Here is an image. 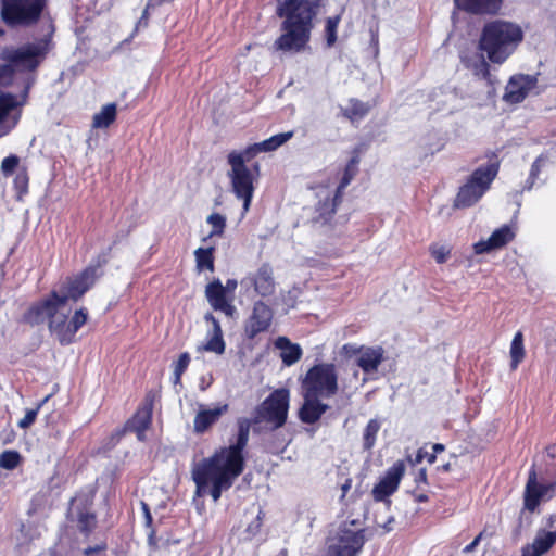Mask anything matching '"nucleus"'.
<instances>
[{
    "instance_id": "obj_36",
    "label": "nucleus",
    "mask_w": 556,
    "mask_h": 556,
    "mask_svg": "<svg viewBox=\"0 0 556 556\" xmlns=\"http://www.w3.org/2000/svg\"><path fill=\"white\" fill-rule=\"evenodd\" d=\"M379 430H380V422L377 419H370L367 422V425L364 429V433H363L364 450L370 451L374 447Z\"/></svg>"
},
{
    "instance_id": "obj_5",
    "label": "nucleus",
    "mask_w": 556,
    "mask_h": 556,
    "mask_svg": "<svg viewBox=\"0 0 556 556\" xmlns=\"http://www.w3.org/2000/svg\"><path fill=\"white\" fill-rule=\"evenodd\" d=\"M261 152H263L261 146L256 142L249 144L240 152L231 151L227 155V163L230 166L228 177L231 190L236 198L242 201V215H245L250 210L255 182L261 176V166L257 162L252 164L251 167L247 163L251 162Z\"/></svg>"
},
{
    "instance_id": "obj_39",
    "label": "nucleus",
    "mask_w": 556,
    "mask_h": 556,
    "mask_svg": "<svg viewBox=\"0 0 556 556\" xmlns=\"http://www.w3.org/2000/svg\"><path fill=\"white\" fill-rule=\"evenodd\" d=\"M206 222L212 226V231L210 232V238L215 236H223L226 228V218L219 213L211 214Z\"/></svg>"
},
{
    "instance_id": "obj_45",
    "label": "nucleus",
    "mask_w": 556,
    "mask_h": 556,
    "mask_svg": "<svg viewBox=\"0 0 556 556\" xmlns=\"http://www.w3.org/2000/svg\"><path fill=\"white\" fill-rule=\"evenodd\" d=\"M176 0H148L146 7L143 9L141 17L148 18L150 11L155 10L156 8H160L161 5H163L165 3H173Z\"/></svg>"
},
{
    "instance_id": "obj_25",
    "label": "nucleus",
    "mask_w": 556,
    "mask_h": 556,
    "mask_svg": "<svg viewBox=\"0 0 556 556\" xmlns=\"http://www.w3.org/2000/svg\"><path fill=\"white\" fill-rule=\"evenodd\" d=\"M229 409L227 403L214 408L200 409L193 419V431L198 434L205 433Z\"/></svg>"
},
{
    "instance_id": "obj_48",
    "label": "nucleus",
    "mask_w": 556,
    "mask_h": 556,
    "mask_svg": "<svg viewBox=\"0 0 556 556\" xmlns=\"http://www.w3.org/2000/svg\"><path fill=\"white\" fill-rule=\"evenodd\" d=\"M331 202H332V198L326 199L324 202H321L319 204V207H318L319 218L323 219L325 223L329 222L334 215V214H331L328 216V212H329L330 207L327 206L326 203H331Z\"/></svg>"
},
{
    "instance_id": "obj_13",
    "label": "nucleus",
    "mask_w": 556,
    "mask_h": 556,
    "mask_svg": "<svg viewBox=\"0 0 556 556\" xmlns=\"http://www.w3.org/2000/svg\"><path fill=\"white\" fill-rule=\"evenodd\" d=\"M154 400V393L148 392L135 414L125 422L126 429L134 432L138 441L143 442L146 440V432L152 425Z\"/></svg>"
},
{
    "instance_id": "obj_32",
    "label": "nucleus",
    "mask_w": 556,
    "mask_h": 556,
    "mask_svg": "<svg viewBox=\"0 0 556 556\" xmlns=\"http://www.w3.org/2000/svg\"><path fill=\"white\" fill-rule=\"evenodd\" d=\"M293 136H294V131L290 130L287 132H280V134L274 135V136L269 137L268 139H265L258 143H260L263 152H271V151L277 150L282 144H285L287 141H289L291 138H293Z\"/></svg>"
},
{
    "instance_id": "obj_33",
    "label": "nucleus",
    "mask_w": 556,
    "mask_h": 556,
    "mask_svg": "<svg viewBox=\"0 0 556 556\" xmlns=\"http://www.w3.org/2000/svg\"><path fill=\"white\" fill-rule=\"evenodd\" d=\"M24 458L16 450H4L0 454V468L5 470H14L22 465Z\"/></svg>"
},
{
    "instance_id": "obj_26",
    "label": "nucleus",
    "mask_w": 556,
    "mask_h": 556,
    "mask_svg": "<svg viewBox=\"0 0 556 556\" xmlns=\"http://www.w3.org/2000/svg\"><path fill=\"white\" fill-rule=\"evenodd\" d=\"M384 361V350L381 346H363L356 361L357 366L366 374L377 371Z\"/></svg>"
},
{
    "instance_id": "obj_49",
    "label": "nucleus",
    "mask_w": 556,
    "mask_h": 556,
    "mask_svg": "<svg viewBox=\"0 0 556 556\" xmlns=\"http://www.w3.org/2000/svg\"><path fill=\"white\" fill-rule=\"evenodd\" d=\"M414 481H415V484H416L417 489H420V486L428 485L429 483H428V477H427V469L426 468H420L416 472Z\"/></svg>"
},
{
    "instance_id": "obj_54",
    "label": "nucleus",
    "mask_w": 556,
    "mask_h": 556,
    "mask_svg": "<svg viewBox=\"0 0 556 556\" xmlns=\"http://www.w3.org/2000/svg\"><path fill=\"white\" fill-rule=\"evenodd\" d=\"M483 536V532H480L471 543H469L468 545H466L463 549L464 553L468 554L470 552H472L477 546L478 544L480 543L481 539Z\"/></svg>"
},
{
    "instance_id": "obj_59",
    "label": "nucleus",
    "mask_w": 556,
    "mask_h": 556,
    "mask_svg": "<svg viewBox=\"0 0 556 556\" xmlns=\"http://www.w3.org/2000/svg\"><path fill=\"white\" fill-rule=\"evenodd\" d=\"M352 486V479H346L345 482L341 485V490H342V497H345V495L348 494V492L350 491Z\"/></svg>"
},
{
    "instance_id": "obj_17",
    "label": "nucleus",
    "mask_w": 556,
    "mask_h": 556,
    "mask_svg": "<svg viewBox=\"0 0 556 556\" xmlns=\"http://www.w3.org/2000/svg\"><path fill=\"white\" fill-rule=\"evenodd\" d=\"M538 85V78L529 74L513 75L505 88L503 100L510 104L522 102Z\"/></svg>"
},
{
    "instance_id": "obj_44",
    "label": "nucleus",
    "mask_w": 556,
    "mask_h": 556,
    "mask_svg": "<svg viewBox=\"0 0 556 556\" xmlns=\"http://www.w3.org/2000/svg\"><path fill=\"white\" fill-rule=\"evenodd\" d=\"M364 345H356L353 343H345L342 345L340 352L346 358H352L356 355L359 356Z\"/></svg>"
},
{
    "instance_id": "obj_42",
    "label": "nucleus",
    "mask_w": 556,
    "mask_h": 556,
    "mask_svg": "<svg viewBox=\"0 0 556 556\" xmlns=\"http://www.w3.org/2000/svg\"><path fill=\"white\" fill-rule=\"evenodd\" d=\"M204 321L212 325V329L208 330V332H207L208 336H216V337L224 338V333H223V329L219 324V320L213 315V313L207 312L204 315Z\"/></svg>"
},
{
    "instance_id": "obj_11",
    "label": "nucleus",
    "mask_w": 556,
    "mask_h": 556,
    "mask_svg": "<svg viewBox=\"0 0 556 556\" xmlns=\"http://www.w3.org/2000/svg\"><path fill=\"white\" fill-rule=\"evenodd\" d=\"M556 495V482L539 483L535 469L532 467L523 492V508L530 513L538 509L541 501L552 500Z\"/></svg>"
},
{
    "instance_id": "obj_21",
    "label": "nucleus",
    "mask_w": 556,
    "mask_h": 556,
    "mask_svg": "<svg viewBox=\"0 0 556 556\" xmlns=\"http://www.w3.org/2000/svg\"><path fill=\"white\" fill-rule=\"evenodd\" d=\"M358 164H359V155L358 153H355L350 161L348 162L343 176L336 189L334 195L332 197L331 203H326L327 206L330 207L328 212V216L331 214H336L338 206L341 204L344 190L350 185L352 179L356 176L358 173Z\"/></svg>"
},
{
    "instance_id": "obj_7",
    "label": "nucleus",
    "mask_w": 556,
    "mask_h": 556,
    "mask_svg": "<svg viewBox=\"0 0 556 556\" xmlns=\"http://www.w3.org/2000/svg\"><path fill=\"white\" fill-rule=\"evenodd\" d=\"M48 0H0V18L10 29L36 27L48 11Z\"/></svg>"
},
{
    "instance_id": "obj_60",
    "label": "nucleus",
    "mask_w": 556,
    "mask_h": 556,
    "mask_svg": "<svg viewBox=\"0 0 556 556\" xmlns=\"http://www.w3.org/2000/svg\"><path fill=\"white\" fill-rule=\"evenodd\" d=\"M444 450H445V446L443 444H441V443H435V444L432 445V451H433L432 453L435 454V455L438 453L443 452Z\"/></svg>"
},
{
    "instance_id": "obj_47",
    "label": "nucleus",
    "mask_w": 556,
    "mask_h": 556,
    "mask_svg": "<svg viewBox=\"0 0 556 556\" xmlns=\"http://www.w3.org/2000/svg\"><path fill=\"white\" fill-rule=\"evenodd\" d=\"M14 185L21 193L27 192V188H28L27 174H18L14 179Z\"/></svg>"
},
{
    "instance_id": "obj_53",
    "label": "nucleus",
    "mask_w": 556,
    "mask_h": 556,
    "mask_svg": "<svg viewBox=\"0 0 556 556\" xmlns=\"http://www.w3.org/2000/svg\"><path fill=\"white\" fill-rule=\"evenodd\" d=\"M126 432H129V429H126V424L124 425V427L122 429H116L112 434H111V441L116 444L118 443L122 438L125 435Z\"/></svg>"
},
{
    "instance_id": "obj_16",
    "label": "nucleus",
    "mask_w": 556,
    "mask_h": 556,
    "mask_svg": "<svg viewBox=\"0 0 556 556\" xmlns=\"http://www.w3.org/2000/svg\"><path fill=\"white\" fill-rule=\"evenodd\" d=\"M75 506L77 528L81 534L89 536L97 528V514L93 511V500L88 495H77L72 498Z\"/></svg>"
},
{
    "instance_id": "obj_56",
    "label": "nucleus",
    "mask_w": 556,
    "mask_h": 556,
    "mask_svg": "<svg viewBox=\"0 0 556 556\" xmlns=\"http://www.w3.org/2000/svg\"><path fill=\"white\" fill-rule=\"evenodd\" d=\"M148 543L151 547L157 548L156 531L153 528L148 535Z\"/></svg>"
},
{
    "instance_id": "obj_27",
    "label": "nucleus",
    "mask_w": 556,
    "mask_h": 556,
    "mask_svg": "<svg viewBox=\"0 0 556 556\" xmlns=\"http://www.w3.org/2000/svg\"><path fill=\"white\" fill-rule=\"evenodd\" d=\"M275 346L281 351L280 357L285 366L294 365L303 355L302 348L298 343H292L287 337H278Z\"/></svg>"
},
{
    "instance_id": "obj_24",
    "label": "nucleus",
    "mask_w": 556,
    "mask_h": 556,
    "mask_svg": "<svg viewBox=\"0 0 556 556\" xmlns=\"http://www.w3.org/2000/svg\"><path fill=\"white\" fill-rule=\"evenodd\" d=\"M503 0H454L457 9L477 15H495Z\"/></svg>"
},
{
    "instance_id": "obj_22",
    "label": "nucleus",
    "mask_w": 556,
    "mask_h": 556,
    "mask_svg": "<svg viewBox=\"0 0 556 556\" xmlns=\"http://www.w3.org/2000/svg\"><path fill=\"white\" fill-rule=\"evenodd\" d=\"M303 404L299 410V418L304 424H315L329 409V406L320 402V396H309L302 392Z\"/></svg>"
},
{
    "instance_id": "obj_14",
    "label": "nucleus",
    "mask_w": 556,
    "mask_h": 556,
    "mask_svg": "<svg viewBox=\"0 0 556 556\" xmlns=\"http://www.w3.org/2000/svg\"><path fill=\"white\" fill-rule=\"evenodd\" d=\"M205 298L210 306L216 311L223 313L226 317L235 318L237 315V308L233 304L235 295H230L222 283L220 279L214 278L205 286L204 290Z\"/></svg>"
},
{
    "instance_id": "obj_1",
    "label": "nucleus",
    "mask_w": 556,
    "mask_h": 556,
    "mask_svg": "<svg viewBox=\"0 0 556 556\" xmlns=\"http://www.w3.org/2000/svg\"><path fill=\"white\" fill-rule=\"evenodd\" d=\"M290 392L286 388L274 390L253 413L252 419L238 420L235 442L223 446L203 458L192 469V480L197 494H210L217 502L224 491H228L245 468L244 450L248 446L252 425L266 424L271 430L283 427L288 419Z\"/></svg>"
},
{
    "instance_id": "obj_64",
    "label": "nucleus",
    "mask_w": 556,
    "mask_h": 556,
    "mask_svg": "<svg viewBox=\"0 0 556 556\" xmlns=\"http://www.w3.org/2000/svg\"><path fill=\"white\" fill-rule=\"evenodd\" d=\"M4 35V30L0 28V37Z\"/></svg>"
},
{
    "instance_id": "obj_35",
    "label": "nucleus",
    "mask_w": 556,
    "mask_h": 556,
    "mask_svg": "<svg viewBox=\"0 0 556 556\" xmlns=\"http://www.w3.org/2000/svg\"><path fill=\"white\" fill-rule=\"evenodd\" d=\"M191 362V356L188 352H182L178 359L173 363V384H181V377L188 369Z\"/></svg>"
},
{
    "instance_id": "obj_2",
    "label": "nucleus",
    "mask_w": 556,
    "mask_h": 556,
    "mask_svg": "<svg viewBox=\"0 0 556 556\" xmlns=\"http://www.w3.org/2000/svg\"><path fill=\"white\" fill-rule=\"evenodd\" d=\"M101 265V263L96 266L89 265L76 276L68 277L63 287V293L52 290L46 296L31 303L23 313L20 323L30 327L47 324L50 333L62 346L76 342L78 330L88 321V309L80 307L70 318L68 313L62 312V308L70 300L78 301L92 288Z\"/></svg>"
},
{
    "instance_id": "obj_50",
    "label": "nucleus",
    "mask_w": 556,
    "mask_h": 556,
    "mask_svg": "<svg viewBox=\"0 0 556 556\" xmlns=\"http://www.w3.org/2000/svg\"><path fill=\"white\" fill-rule=\"evenodd\" d=\"M412 495L416 503H427L429 501L428 493L424 486H420V489L415 488L412 491Z\"/></svg>"
},
{
    "instance_id": "obj_3",
    "label": "nucleus",
    "mask_w": 556,
    "mask_h": 556,
    "mask_svg": "<svg viewBox=\"0 0 556 556\" xmlns=\"http://www.w3.org/2000/svg\"><path fill=\"white\" fill-rule=\"evenodd\" d=\"M325 0H276L281 34L274 41L277 51L299 53L306 49L314 20Z\"/></svg>"
},
{
    "instance_id": "obj_6",
    "label": "nucleus",
    "mask_w": 556,
    "mask_h": 556,
    "mask_svg": "<svg viewBox=\"0 0 556 556\" xmlns=\"http://www.w3.org/2000/svg\"><path fill=\"white\" fill-rule=\"evenodd\" d=\"M522 39L523 33L518 25L496 20L483 26L479 39V49L486 54L490 62L502 64Z\"/></svg>"
},
{
    "instance_id": "obj_29",
    "label": "nucleus",
    "mask_w": 556,
    "mask_h": 556,
    "mask_svg": "<svg viewBox=\"0 0 556 556\" xmlns=\"http://www.w3.org/2000/svg\"><path fill=\"white\" fill-rule=\"evenodd\" d=\"M215 248H198L194 251L195 268L199 273L208 270L210 273L215 271Z\"/></svg>"
},
{
    "instance_id": "obj_20",
    "label": "nucleus",
    "mask_w": 556,
    "mask_h": 556,
    "mask_svg": "<svg viewBox=\"0 0 556 556\" xmlns=\"http://www.w3.org/2000/svg\"><path fill=\"white\" fill-rule=\"evenodd\" d=\"M542 555L549 552L556 544V513L548 515L539 528L531 543Z\"/></svg>"
},
{
    "instance_id": "obj_23",
    "label": "nucleus",
    "mask_w": 556,
    "mask_h": 556,
    "mask_svg": "<svg viewBox=\"0 0 556 556\" xmlns=\"http://www.w3.org/2000/svg\"><path fill=\"white\" fill-rule=\"evenodd\" d=\"M460 61L466 68L472 71V74L476 77L485 80L491 86L494 84L490 64L485 60L483 53L468 54L463 52L460 54Z\"/></svg>"
},
{
    "instance_id": "obj_31",
    "label": "nucleus",
    "mask_w": 556,
    "mask_h": 556,
    "mask_svg": "<svg viewBox=\"0 0 556 556\" xmlns=\"http://www.w3.org/2000/svg\"><path fill=\"white\" fill-rule=\"evenodd\" d=\"M525 356L523 334L521 331H517L510 344V368L513 370L517 369Z\"/></svg>"
},
{
    "instance_id": "obj_9",
    "label": "nucleus",
    "mask_w": 556,
    "mask_h": 556,
    "mask_svg": "<svg viewBox=\"0 0 556 556\" xmlns=\"http://www.w3.org/2000/svg\"><path fill=\"white\" fill-rule=\"evenodd\" d=\"M500 169L498 162L489 163L476 168L467 181L459 187L454 200V206L466 208L475 205L490 189Z\"/></svg>"
},
{
    "instance_id": "obj_37",
    "label": "nucleus",
    "mask_w": 556,
    "mask_h": 556,
    "mask_svg": "<svg viewBox=\"0 0 556 556\" xmlns=\"http://www.w3.org/2000/svg\"><path fill=\"white\" fill-rule=\"evenodd\" d=\"M264 518L265 511L260 507L255 518L244 529V540L251 541L261 533Z\"/></svg>"
},
{
    "instance_id": "obj_30",
    "label": "nucleus",
    "mask_w": 556,
    "mask_h": 556,
    "mask_svg": "<svg viewBox=\"0 0 556 556\" xmlns=\"http://www.w3.org/2000/svg\"><path fill=\"white\" fill-rule=\"evenodd\" d=\"M117 106L115 103H108L102 106L101 111L93 115L92 127L93 128H108L116 119Z\"/></svg>"
},
{
    "instance_id": "obj_43",
    "label": "nucleus",
    "mask_w": 556,
    "mask_h": 556,
    "mask_svg": "<svg viewBox=\"0 0 556 556\" xmlns=\"http://www.w3.org/2000/svg\"><path fill=\"white\" fill-rule=\"evenodd\" d=\"M41 405L42 403L38 404L34 409H28L25 416L18 421V427L22 429L29 428L35 422Z\"/></svg>"
},
{
    "instance_id": "obj_57",
    "label": "nucleus",
    "mask_w": 556,
    "mask_h": 556,
    "mask_svg": "<svg viewBox=\"0 0 556 556\" xmlns=\"http://www.w3.org/2000/svg\"><path fill=\"white\" fill-rule=\"evenodd\" d=\"M142 508L144 511L146 523L148 527H151L153 519H152V515L150 513L149 506L146 503H142Z\"/></svg>"
},
{
    "instance_id": "obj_19",
    "label": "nucleus",
    "mask_w": 556,
    "mask_h": 556,
    "mask_svg": "<svg viewBox=\"0 0 556 556\" xmlns=\"http://www.w3.org/2000/svg\"><path fill=\"white\" fill-rule=\"evenodd\" d=\"M254 291L262 298H268L276 292L274 270L269 263H263L250 277Z\"/></svg>"
},
{
    "instance_id": "obj_61",
    "label": "nucleus",
    "mask_w": 556,
    "mask_h": 556,
    "mask_svg": "<svg viewBox=\"0 0 556 556\" xmlns=\"http://www.w3.org/2000/svg\"><path fill=\"white\" fill-rule=\"evenodd\" d=\"M425 458L428 460L429 464H433L437 460V455L433 453H428V455H426Z\"/></svg>"
},
{
    "instance_id": "obj_28",
    "label": "nucleus",
    "mask_w": 556,
    "mask_h": 556,
    "mask_svg": "<svg viewBox=\"0 0 556 556\" xmlns=\"http://www.w3.org/2000/svg\"><path fill=\"white\" fill-rule=\"evenodd\" d=\"M370 105L356 98L349 100V105L341 109V115L349 119L352 124L358 123L365 118L370 112Z\"/></svg>"
},
{
    "instance_id": "obj_46",
    "label": "nucleus",
    "mask_w": 556,
    "mask_h": 556,
    "mask_svg": "<svg viewBox=\"0 0 556 556\" xmlns=\"http://www.w3.org/2000/svg\"><path fill=\"white\" fill-rule=\"evenodd\" d=\"M543 161H544L543 157L539 156L532 163L530 173H529V180H531V184H535V180L538 179V177L541 173Z\"/></svg>"
},
{
    "instance_id": "obj_38",
    "label": "nucleus",
    "mask_w": 556,
    "mask_h": 556,
    "mask_svg": "<svg viewBox=\"0 0 556 556\" xmlns=\"http://www.w3.org/2000/svg\"><path fill=\"white\" fill-rule=\"evenodd\" d=\"M225 349L226 343L224 338L208 334L205 343L202 346L198 348L199 351L212 352L218 355L224 354Z\"/></svg>"
},
{
    "instance_id": "obj_15",
    "label": "nucleus",
    "mask_w": 556,
    "mask_h": 556,
    "mask_svg": "<svg viewBox=\"0 0 556 556\" xmlns=\"http://www.w3.org/2000/svg\"><path fill=\"white\" fill-rule=\"evenodd\" d=\"M405 473V464L403 460L395 462L384 473V476L375 484L371 494L376 502L387 501L399 489L400 482Z\"/></svg>"
},
{
    "instance_id": "obj_58",
    "label": "nucleus",
    "mask_w": 556,
    "mask_h": 556,
    "mask_svg": "<svg viewBox=\"0 0 556 556\" xmlns=\"http://www.w3.org/2000/svg\"><path fill=\"white\" fill-rule=\"evenodd\" d=\"M426 455H428V452L424 451L422 448L418 450L414 460L410 459L412 464H418L422 459H425Z\"/></svg>"
},
{
    "instance_id": "obj_62",
    "label": "nucleus",
    "mask_w": 556,
    "mask_h": 556,
    "mask_svg": "<svg viewBox=\"0 0 556 556\" xmlns=\"http://www.w3.org/2000/svg\"><path fill=\"white\" fill-rule=\"evenodd\" d=\"M534 184H531V180H529V177L526 180L525 189L530 190L533 187Z\"/></svg>"
},
{
    "instance_id": "obj_8",
    "label": "nucleus",
    "mask_w": 556,
    "mask_h": 556,
    "mask_svg": "<svg viewBox=\"0 0 556 556\" xmlns=\"http://www.w3.org/2000/svg\"><path fill=\"white\" fill-rule=\"evenodd\" d=\"M366 541V529L359 527L358 520L342 522L327 538L324 556H358Z\"/></svg>"
},
{
    "instance_id": "obj_12",
    "label": "nucleus",
    "mask_w": 556,
    "mask_h": 556,
    "mask_svg": "<svg viewBox=\"0 0 556 556\" xmlns=\"http://www.w3.org/2000/svg\"><path fill=\"white\" fill-rule=\"evenodd\" d=\"M274 311L265 302L253 303L251 314L243 324V333L248 340L255 339L260 333L267 332L273 324Z\"/></svg>"
},
{
    "instance_id": "obj_10",
    "label": "nucleus",
    "mask_w": 556,
    "mask_h": 556,
    "mask_svg": "<svg viewBox=\"0 0 556 556\" xmlns=\"http://www.w3.org/2000/svg\"><path fill=\"white\" fill-rule=\"evenodd\" d=\"M302 392L309 396L328 399L339 390L338 371L333 363H319L312 366L301 382Z\"/></svg>"
},
{
    "instance_id": "obj_63",
    "label": "nucleus",
    "mask_w": 556,
    "mask_h": 556,
    "mask_svg": "<svg viewBox=\"0 0 556 556\" xmlns=\"http://www.w3.org/2000/svg\"><path fill=\"white\" fill-rule=\"evenodd\" d=\"M4 35V30L0 28V37Z\"/></svg>"
},
{
    "instance_id": "obj_34",
    "label": "nucleus",
    "mask_w": 556,
    "mask_h": 556,
    "mask_svg": "<svg viewBox=\"0 0 556 556\" xmlns=\"http://www.w3.org/2000/svg\"><path fill=\"white\" fill-rule=\"evenodd\" d=\"M341 22V14H337L334 16H329L325 22V39L328 48H331L336 45L338 36V27Z\"/></svg>"
},
{
    "instance_id": "obj_51",
    "label": "nucleus",
    "mask_w": 556,
    "mask_h": 556,
    "mask_svg": "<svg viewBox=\"0 0 556 556\" xmlns=\"http://www.w3.org/2000/svg\"><path fill=\"white\" fill-rule=\"evenodd\" d=\"M106 549V544L105 543H102V544H99V545H96V546H88L84 549V555L85 556H93L100 552H103Z\"/></svg>"
},
{
    "instance_id": "obj_18",
    "label": "nucleus",
    "mask_w": 556,
    "mask_h": 556,
    "mask_svg": "<svg viewBox=\"0 0 556 556\" xmlns=\"http://www.w3.org/2000/svg\"><path fill=\"white\" fill-rule=\"evenodd\" d=\"M515 231L508 225L495 229L488 240H480L473 244L476 254L489 253L492 250L501 249L515 239Z\"/></svg>"
},
{
    "instance_id": "obj_52",
    "label": "nucleus",
    "mask_w": 556,
    "mask_h": 556,
    "mask_svg": "<svg viewBox=\"0 0 556 556\" xmlns=\"http://www.w3.org/2000/svg\"><path fill=\"white\" fill-rule=\"evenodd\" d=\"M521 556H542V554L529 543L521 548Z\"/></svg>"
},
{
    "instance_id": "obj_41",
    "label": "nucleus",
    "mask_w": 556,
    "mask_h": 556,
    "mask_svg": "<svg viewBox=\"0 0 556 556\" xmlns=\"http://www.w3.org/2000/svg\"><path fill=\"white\" fill-rule=\"evenodd\" d=\"M20 164V159L15 154H11L7 157H4L1 162V169L5 176H10L13 174L15 168Z\"/></svg>"
},
{
    "instance_id": "obj_4",
    "label": "nucleus",
    "mask_w": 556,
    "mask_h": 556,
    "mask_svg": "<svg viewBox=\"0 0 556 556\" xmlns=\"http://www.w3.org/2000/svg\"><path fill=\"white\" fill-rule=\"evenodd\" d=\"M52 33L53 30L36 42H28L3 54L2 58L7 63H0V87L10 86L16 72L34 73L39 68L54 47ZM22 104L15 94L0 92V123L4 122L9 114Z\"/></svg>"
},
{
    "instance_id": "obj_40",
    "label": "nucleus",
    "mask_w": 556,
    "mask_h": 556,
    "mask_svg": "<svg viewBox=\"0 0 556 556\" xmlns=\"http://www.w3.org/2000/svg\"><path fill=\"white\" fill-rule=\"evenodd\" d=\"M429 251L438 264L445 263L451 255V249L445 245L431 244Z\"/></svg>"
},
{
    "instance_id": "obj_55",
    "label": "nucleus",
    "mask_w": 556,
    "mask_h": 556,
    "mask_svg": "<svg viewBox=\"0 0 556 556\" xmlns=\"http://www.w3.org/2000/svg\"><path fill=\"white\" fill-rule=\"evenodd\" d=\"M238 287V281L236 279H228L226 285H224V289L230 294L233 295L235 291Z\"/></svg>"
}]
</instances>
